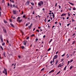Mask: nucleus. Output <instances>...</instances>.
Segmentation results:
<instances>
[{
  "label": "nucleus",
  "instance_id": "1",
  "mask_svg": "<svg viewBox=\"0 0 76 76\" xmlns=\"http://www.w3.org/2000/svg\"><path fill=\"white\" fill-rule=\"evenodd\" d=\"M2 73H4L6 75H7V69L4 68V70L3 71Z\"/></svg>",
  "mask_w": 76,
  "mask_h": 76
},
{
  "label": "nucleus",
  "instance_id": "2",
  "mask_svg": "<svg viewBox=\"0 0 76 76\" xmlns=\"http://www.w3.org/2000/svg\"><path fill=\"white\" fill-rule=\"evenodd\" d=\"M57 57H58V55H56L55 56H54L53 59V62L54 61V60H55V59H56V58H57Z\"/></svg>",
  "mask_w": 76,
  "mask_h": 76
},
{
  "label": "nucleus",
  "instance_id": "3",
  "mask_svg": "<svg viewBox=\"0 0 76 76\" xmlns=\"http://www.w3.org/2000/svg\"><path fill=\"white\" fill-rule=\"evenodd\" d=\"M44 4V2L42 1H40L38 3V5L39 6H41V5H42Z\"/></svg>",
  "mask_w": 76,
  "mask_h": 76
},
{
  "label": "nucleus",
  "instance_id": "4",
  "mask_svg": "<svg viewBox=\"0 0 76 76\" xmlns=\"http://www.w3.org/2000/svg\"><path fill=\"white\" fill-rule=\"evenodd\" d=\"M0 39L1 41V42H3V37L1 35H0Z\"/></svg>",
  "mask_w": 76,
  "mask_h": 76
},
{
  "label": "nucleus",
  "instance_id": "5",
  "mask_svg": "<svg viewBox=\"0 0 76 76\" xmlns=\"http://www.w3.org/2000/svg\"><path fill=\"white\" fill-rule=\"evenodd\" d=\"M73 61V59H71L70 61H68L67 63V65L69 64V63H72V61Z\"/></svg>",
  "mask_w": 76,
  "mask_h": 76
},
{
  "label": "nucleus",
  "instance_id": "6",
  "mask_svg": "<svg viewBox=\"0 0 76 76\" xmlns=\"http://www.w3.org/2000/svg\"><path fill=\"white\" fill-rule=\"evenodd\" d=\"M27 41L25 40L23 41V45H26V43H27Z\"/></svg>",
  "mask_w": 76,
  "mask_h": 76
},
{
  "label": "nucleus",
  "instance_id": "7",
  "mask_svg": "<svg viewBox=\"0 0 76 76\" xmlns=\"http://www.w3.org/2000/svg\"><path fill=\"white\" fill-rule=\"evenodd\" d=\"M3 28L4 32L5 33H7V31H6V29L4 28V27H3Z\"/></svg>",
  "mask_w": 76,
  "mask_h": 76
},
{
  "label": "nucleus",
  "instance_id": "8",
  "mask_svg": "<svg viewBox=\"0 0 76 76\" xmlns=\"http://www.w3.org/2000/svg\"><path fill=\"white\" fill-rule=\"evenodd\" d=\"M12 12L13 14H14V15H15V14H16V11L13 10Z\"/></svg>",
  "mask_w": 76,
  "mask_h": 76
},
{
  "label": "nucleus",
  "instance_id": "9",
  "mask_svg": "<svg viewBox=\"0 0 76 76\" xmlns=\"http://www.w3.org/2000/svg\"><path fill=\"white\" fill-rule=\"evenodd\" d=\"M63 65H61V64H60L58 66V67H61L62 66H63Z\"/></svg>",
  "mask_w": 76,
  "mask_h": 76
},
{
  "label": "nucleus",
  "instance_id": "10",
  "mask_svg": "<svg viewBox=\"0 0 76 76\" xmlns=\"http://www.w3.org/2000/svg\"><path fill=\"white\" fill-rule=\"evenodd\" d=\"M26 4L27 5H29V1H27L26 3Z\"/></svg>",
  "mask_w": 76,
  "mask_h": 76
},
{
  "label": "nucleus",
  "instance_id": "11",
  "mask_svg": "<svg viewBox=\"0 0 76 76\" xmlns=\"http://www.w3.org/2000/svg\"><path fill=\"white\" fill-rule=\"evenodd\" d=\"M22 20H19V19H17V22H18H18H19V23H20V22H22Z\"/></svg>",
  "mask_w": 76,
  "mask_h": 76
},
{
  "label": "nucleus",
  "instance_id": "12",
  "mask_svg": "<svg viewBox=\"0 0 76 76\" xmlns=\"http://www.w3.org/2000/svg\"><path fill=\"white\" fill-rule=\"evenodd\" d=\"M68 3H69V4H71V5H72V6H73V5H74V4H73V3H72L70 2H68Z\"/></svg>",
  "mask_w": 76,
  "mask_h": 76
},
{
  "label": "nucleus",
  "instance_id": "13",
  "mask_svg": "<svg viewBox=\"0 0 76 76\" xmlns=\"http://www.w3.org/2000/svg\"><path fill=\"white\" fill-rule=\"evenodd\" d=\"M66 15V14H64V13H63L62 14V15H61V16L62 17V16H65Z\"/></svg>",
  "mask_w": 76,
  "mask_h": 76
},
{
  "label": "nucleus",
  "instance_id": "14",
  "mask_svg": "<svg viewBox=\"0 0 76 76\" xmlns=\"http://www.w3.org/2000/svg\"><path fill=\"white\" fill-rule=\"evenodd\" d=\"M54 70H52L49 72V73H52L53 72H54Z\"/></svg>",
  "mask_w": 76,
  "mask_h": 76
},
{
  "label": "nucleus",
  "instance_id": "15",
  "mask_svg": "<svg viewBox=\"0 0 76 76\" xmlns=\"http://www.w3.org/2000/svg\"><path fill=\"white\" fill-rule=\"evenodd\" d=\"M76 41H74L73 42H72V45H73V44H74L75 42H76Z\"/></svg>",
  "mask_w": 76,
  "mask_h": 76
},
{
  "label": "nucleus",
  "instance_id": "16",
  "mask_svg": "<svg viewBox=\"0 0 76 76\" xmlns=\"http://www.w3.org/2000/svg\"><path fill=\"white\" fill-rule=\"evenodd\" d=\"M6 54V53L4 52H3V55L4 56V57H6V56H5V55Z\"/></svg>",
  "mask_w": 76,
  "mask_h": 76
},
{
  "label": "nucleus",
  "instance_id": "17",
  "mask_svg": "<svg viewBox=\"0 0 76 76\" xmlns=\"http://www.w3.org/2000/svg\"><path fill=\"white\" fill-rule=\"evenodd\" d=\"M10 1L11 2H12V3H14V0H12V1L11 0H10Z\"/></svg>",
  "mask_w": 76,
  "mask_h": 76
},
{
  "label": "nucleus",
  "instance_id": "18",
  "mask_svg": "<svg viewBox=\"0 0 76 76\" xmlns=\"http://www.w3.org/2000/svg\"><path fill=\"white\" fill-rule=\"evenodd\" d=\"M34 36H35V35L34 34H31V36L30 37H34Z\"/></svg>",
  "mask_w": 76,
  "mask_h": 76
},
{
  "label": "nucleus",
  "instance_id": "19",
  "mask_svg": "<svg viewBox=\"0 0 76 76\" xmlns=\"http://www.w3.org/2000/svg\"><path fill=\"white\" fill-rule=\"evenodd\" d=\"M32 24H31V25H30V26H28L29 28V29H31V26H32Z\"/></svg>",
  "mask_w": 76,
  "mask_h": 76
},
{
  "label": "nucleus",
  "instance_id": "20",
  "mask_svg": "<svg viewBox=\"0 0 76 76\" xmlns=\"http://www.w3.org/2000/svg\"><path fill=\"white\" fill-rule=\"evenodd\" d=\"M10 25L11 26H12V27H14V26H13V25L12 23H10Z\"/></svg>",
  "mask_w": 76,
  "mask_h": 76
},
{
  "label": "nucleus",
  "instance_id": "21",
  "mask_svg": "<svg viewBox=\"0 0 76 76\" xmlns=\"http://www.w3.org/2000/svg\"><path fill=\"white\" fill-rule=\"evenodd\" d=\"M4 23H7V22L6 21V20H4Z\"/></svg>",
  "mask_w": 76,
  "mask_h": 76
},
{
  "label": "nucleus",
  "instance_id": "22",
  "mask_svg": "<svg viewBox=\"0 0 76 76\" xmlns=\"http://www.w3.org/2000/svg\"><path fill=\"white\" fill-rule=\"evenodd\" d=\"M60 72H61V71H59L56 74V75H57L58 74H59V73H60Z\"/></svg>",
  "mask_w": 76,
  "mask_h": 76
},
{
  "label": "nucleus",
  "instance_id": "23",
  "mask_svg": "<svg viewBox=\"0 0 76 76\" xmlns=\"http://www.w3.org/2000/svg\"><path fill=\"white\" fill-rule=\"evenodd\" d=\"M52 16H53V19H54V17H55V15H54V14Z\"/></svg>",
  "mask_w": 76,
  "mask_h": 76
},
{
  "label": "nucleus",
  "instance_id": "24",
  "mask_svg": "<svg viewBox=\"0 0 76 76\" xmlns=\"http://www.w3.org/2000/svg\"><path fill=\"white\" fill-rule=\"evenodd\" d=\"M52 40H53V39H50V40L49 42V44L51 43V42L52 41Z\"/></svg>",
  "mask_w": 76,
  "mask_h": 76
},
{
  "label": "nucleus",
  "instance_id": "25",
  "mask_svg": "<svg viewBox=\"0 0 76 76\" xmlns=\"http://www.w3.org/2000/svg\"><path fill=\"white\" fill-rule=\"evenodd\" d=\"M2 45H3V46H4V45H5V43H4V42H3L2 44Z\"/></svg>",
  "mask_w": 76,
  "mask_h": 76
},
{
  "label": "nucleus",
  "instance_id": "26",
  "mask_svg": "<svg viewBox=\"0 0 76 76\" xmlns=\"http://www.w3.org/2000/svg\"><path fill=\"white\" fill-rule=\"evenodd\" d=\"M73 66H71L70 67V69H72V68H73Z\"/></svg>",
  "mask_w": 76,
  "mask_h": 76
},
{
  "label": "nucleus",
  "instance_id": "27",
  "mask_svg": "<svg viewBox=\"0 0 76 76\" xmlns=\"http://www.w3.org/2000/svg\"><path fill=\"white\" fill-rule=\"evenodd\" d=\"M66 66H65L64 69V70H66Z\"/></svg>",
  "mask_w": 76,
  "mask_h": 76
},
{
  "label": "nucleus",
  "instance_id": "28",
  "mask_svg": "<svg viewBox=\"0 0 76 76\" xmlns=\"http://www.w3.org/2000/svg\"><path fill=\"white\" fill-rule=\"evenodd\" d=\"M21 48H22V49H23L25 48V47H24V46H22L21 47Z\"/></svg>",
  "mask_w": 76,
  "mask_h": 76
},
{
  "label": "nucleus",
  "instance_id": "29",
  "mask_svg": "<svg viewBox=\"0 0 76 76\" xmlns=\"http://www.w3.org/2000/svg\"><path fill=\"white\" fill-rule=\"evenodd\" d=\"M58 63V60H57L56 62L55 63L56 65Z\"/></svg>",
  "mask_w": 76,
  "mask_h": 76
},
{
  "label": "nucleus",
  "instance_id": "30",
  "mask_svg": "<svg viewBox=\"0 0 76 76\" xmlns=\"http://www.w3.org/2000/svg\"><path fill=\"white\" fill-rule=\"evenodd\" d=\"M68 16H70V15L69 12H68Z\"/></svg>",
  "mask_w": 76,
  "mask_h": 76
},
{
  "label": "nucleus",
  "instance_id": "31",
  "mask_svg": "<svg viewBox=\"0 0 76 76\" xmlns=\"http://www.w3.org/2000/svg\"><path fill=\"white\" fill-rule=\"evenodd\" d=\"M65 56V53L63 55H61V57H64Z\"/></svg>",
  "mask_w": 76,
  "mask_h": 76
},
{
  "label": "nucleus",
  "instance_id": "32",
  "mask_svg": "<svg viewBox=\"0 0 76 76\" xmlns=\"http://www.w3.org/2000/svg\"><path fill=\"white\" fill-rule=\"evenodd\" d=\"M30 9H31V10H32V9H33V7L32 6L30 8Z\"/></svg>",
  "mask_w": 76,
  "mask_h": 76
},
{
  "label": "nucleus",
  "instance_id": "33",
  "mask_svg": "<svg viewBox=\"0 0 76 76\" xmlns=\"http://www.w3.org/2000/svg\"><path fill=\"white\" fill-rule=\"evenodd\" d=\"M0 47L1 48L2 50H3V48L2 47V46H0Z\"/></svg>",
  "mask_w": 76,
  "mask_h": 76
},
{
  "label": "nucleus",
  "instance_id": "34",
  "mask_svg": "<svg viewBox=\"0 0 76 76\" xmlns=\"http://www.w3.org/2000/svg\"><path fill=\"white\" fill-rule=\"evenodd\" d=\"M26 16V15H24L23 16V18H25V17Z\"/></svg>",
  "mask_w": 76,
  "mask_h": 76
},
{
  "label": "nucleus",
  "instance_id": "35",
  "mask_svg": "<svg viewBox=\"0 0 76 76\" xmlns=\"http://www.w3.org/2000/svg\"><path fill=\"white\" fill-rule=\"evenodd\" d=\"M29 38V37H27L26 38V39H28Z\"/></svg>",
  "mask_w": 76,
  "mask_h": 76
},
{
  "label": "nucleus",
  "instance_id": "36",
  "mask_svg": "<svg viewBox=\"0 0 76 76\" xmlns=\"http://www.w3.org/2000/svg\"><path fill=\"white\" fill-rule=\"evenodd\" d=\"M73 10H76V8H75V7H74L73 8Z\"/></svg>",
  "mask_w": 76,
  "mask_h": 76
},
{
  "label": "nucleus",
  "instance_id": "37",
  "mask_svg": "<svg viewBox=\"0 0 76 76\" xmlns=\"http://www.w3.org/2000/svg\"><path fill=\"white\" fill-rule=\"evenodd\" d=\"M64 60V59H62L61 60V61L62 62Z\"/></svg>",
  "mask_w": 76,
  "mask_h": 76
},
{
  "label": "nucleus",
  "instance_id": "38",
  "mask_svg": "<svg viewBox=\"0 0 76 76\" xmlns=\"http://www.w3.org/2000/svg\"><path fill=\"white\" fill-rule=\"evenodd\" d=\"M50 50H51V48H49L48 49V51H50Z\"/></svg>",
  "mask_w": 76,
  "mask_h": 76
},
{
  "label": "nucleus",
  "instance_id": "39",
  "mask_svg": "<svg viewBox=\"0 0 76 76\" xmlns=\"http://www.w3.org/2000/svg\"><path fill=\"white\" fill-rule=\"evenodd\" d=\"M50 64H52V63H53V61H51L50 62Z\"/></svg>",
  "mask_w": 76,
  "mask_h": 76
},
{
  "label": "nucleus",
  "instance_id": "40",
  "mask_svg": "<svg viewBox=\"0 0 76 76\" xmlns=\"http://www.w3.org/2000/svg\"><path fill=\"white\" fill-rule=\"evenodd\" d=\"M50 19L48 20V22H50Z\"/></svg>",
  "mask_w": 76,
  "mask_h": 76
},
{
  "label": "nucleus",
  "instance_id": "41",
  "mask_svg": "<svg viewBox=\"0 0 76 76\" xmlns=\"http://www.w3.org/2000/svg\"><path fill=\"white\" fill-rule=\"evenodd\" d=\"M21 33L22 34H23V31H21Z\"/></svg>",
  "mask_w": 76,
  "mask_h": 76
},
{
  "label": "nucleus",
  "instance_id": "42",
  "mask_svg": "<svg viewBox=\"0 0 76 76\" xmlns=\"http://www.w3.org/2000/svg\"><path fill=\"white\" fill-rule=\"evenodd\" d=\"M59 6V9H61V6H60V5H58Z\"/></svg>",
  "mask_w": 76,
  "mask_h": 76
},
{
  "label": "nucleus",
  "instance_id": "43",
  "mask_svg": "<svg viewBox=\"0 0 76 76\" xmlns=\"http://www.w3.org/2000/svg\"><path fill=\"white\" fill-rule=\"evenodd\" d=\"M58 51H57L56 53V54H58Z\"/></svg>",
  "mask_w": 76,
  "mask_h": 76
},
{
  "label": "nucleus",
  "instance_id": "44",
  "mask_svg": "<svg viewBox=\"0 0 76 76\" xmlns=\"http://www.w3.org/2000/svg\"><path fill=\"white\" fill-rule=\"evenodd\" d=\"M70 25V23L68 24H67V26H69V25Z\"/></svg>",
  "mask_w": 76,
  "mask_h": 76
},
{
  "label": "nucleus",
  "instance_id": "45",
  "mask_svg": "<svg viewBox=\"0 0 76 76\" xmlns=\"http://www.w3.org/2000/svg\"><path fill=\"white\" fill-rule=\"evenodd\" d=\"M28 24L27 23V24H26L25 26H28Z\"/></svg>",
  "mask_w": 76,
  "mask_h": 76
},
{
  "label": "nucleus",
  "instance_id": "46",
  "mask_svg": "<svg viewBox=\"0 0 76 76\" xmlns=\"http://www.w3.org/2000/svg\"><path fill=\"white\" fill-rule=\"evenodd\" d=\"M23 12L22 11V13L21 14V15H23Z\"/></svg>",
  "mask_w": 76,
  "mask_h": 76
},
{
  "label": "nucleus",
  "instance_id": "47",
  "mask_svg": "<svg viewBox=\"0 0 76 76\" xmlns=\"http://www.w3.org/2000/svg\"><path fill=\"white\" fill-rule=\"evenodd\" d=\"M45 37H46V36L45 35H44L43 36V38H45Z\"/></svg>",
  "mask_w": 76,
  "mask_h": 76
},
{
  "label": "nucleus",
  "instance_id": "48",
  "mask_svg": "<svg viewBox=\"0 0 76 76\" xmlns=\"http://www.w3.org/2000/svg\"><path fill=\"white\" fill-rule=\"evenodd\" d=\"M20 17H18V18L17 19H20Z\"/></svg>",
  "mask_w": 76,
  "mask_h": 76
},
{
  "label": "nucleus",
  "instance_id": "49",
  "mask_svg": "<svg viewBox=\"0 0 76 76\" xmlns=\"http://www.w3.org/2000/svg\"><path fill=\"white\" fill-rule=\"evenodd\" d=\"M6 41L7 43H9V41H8V40H6Z\"/></svg>",
  "mask_w": 76,
  "mask_h": 76
},
{
  "label": "nucleus",
  "instance_id": "50",
  "mask_svg": "<svg viewBox=\"0 0 76 76\" xmlns=\"http://www.w3.org/2000/svg\"><path fill=\"white\" fill-rule=\"evenodd\" d=\"M31 4H32V5H34V4L33 3H31Z\"/></svg>",
  "mask_w": 76,
  "mask_h": 76
},
{
  "label": "nucleus",
  "instance_id": "51",
  "mask_svg": "<svg viewBox=\"0 0 76 76\" xmlns=\"http://www.w3.org/2000/svg\"><path fill=\"white\" fill-rule=\"evenodd\" d=\"M15 7L17 8V9H18V7L17 6H15Z\"/></svg>",
  "mask_w": 76,
  "mask_h": 76
},
{
  "label": "nucleus",
  "instance_id": "52",
  "mask_svg": "<svg viewBox=\"0 0 76 76\" xmlns=\"http://www.w3.org/2000/svg\"><path fill=\"white\" fill-rule=\"evenodd\" d=\"M4 2V0H2V1H1L2 3H3Z\"/></svg>",
  "mask_w": 76,
  "mask_h": 76
},
{
  "label": "nucleus",
  "instance_id": "53",
  "mask_svg": "<svg viewBox=\"0 0 76 76\" xmlns=\"http://www.w3.org/2000/svg\"><path fill=\"white\" fill-rule=\"evenodd\" d=\"M10 4H9V3L8 2V6H9Z\"/></svg>",
  "mask_w": 76,
  "mask_h": 76
},
{
  "label": "nucleus",
  "instance_id": "54",
  "mask_svg": "<svg viewBox=\"0 0 76 76\" xmlns=\"http://www.w3.org/2000/svg\"><path fill=\"white\" fill-rule=\"evenodd\" d=\"M36 41H38V38H36V39H35Z\"/></svg>",
  "mask_w": 76,
  "mask_h": 76
},
{
  "label": "nucleus",
  "instance_id": "55",
  "mask_svg": "<svg viewBox=\"0 0 76 76\" xmlns=\"http://www.w3.org/2000/svg\"><path fill=\"white\" fill-rule=\"evenodd\" d=\"M44 69V68H43L42 69H41V71H42Z\"/></svg>",
  "mask_w": 76,
  "mask_h": 76
},
{
  "label": "nucleus",
  "instance_id": "56",
  "mask_svg": "<svg viewBox=\"0 0 76 76\" xmlns=\"http://www.w3.org/2000/svg\"><path fill=\"white\" fill-rule=\"evenodd\" d=\"M68 41H70V39H68Z\"/></svg>",
  "mask_w": 76,
  "mask_h": 76
},
{
  "label": "nucleus",
  "instance_id": "57",
  "mask_svg": "<svg viewBox=\"0 0 76 76\" xmlns=\"http://www.w3.org/2000/svg\"><path fill=\"white\" fill-rule=\"evenodd\" d=\"M10 6L11 7H12V5L11 4V5H10Z\"/></svg>",
  "mask_w": 76,
  "mask_h": 76
},
{
  "label": "nucleus",
  "instance_id": "58",
  "mask_svg": "<svg viewBox=\"0 0 76 76\" xmlns=\"http://www.w3.org/2000/svg\"><path fill=\"white\" fill-rule=\"evenodd\" d=\"M55 24H57V21H56V22H55Z\"/></svg>",
  "mask_w": 76,
  "mask_h": 76
},
{
  "label": "nucleus",
  "instance_id": "59",
  "mask_svg": "<svg viewBox=\"0 0 76 76\" xmlns=\"http://www.w3.org/2000/svg\"><path fill=\"white\" fill-rule=\"evenodd\" d=\"M18 57L19 58H20V56H18Z\"/></svg>",
  "mask_w": 76,
  "mask_h": 76
},
{
  "label": "nucleus",
  "instance_id": "60",
  "mask_svg": "<svg viewBox=\"0 0 76 76\" xmlns=\"http://www.w3.org/2000/svg\"><path fill=\"white\" fill-rule=\"evenodd\" d=\"M69 17L66 18V19H69Z\"/></svg>",
  "mask_w": 76,
  "mask_h": 76
},
{
  "label": "nucleus",
  "instance_id": "61",
  "mask_svg": "<svg viewBox=\"0 0 76 76\" xmlns=\"http://www.w3.org/2000/svg\"><path fill=\"white\" fill-rule=\"evenodd\" d=\"M10 22H12V20L11 19L10 20Z\"/></svg>",
  "mask_w": 76,
  "mask_h": 76
},
{
  "label": "nucleus",
  "instance_id": "62",
  "mask_svg": "<svg viewBox=\"0 0 76 76\" xmlns=\"http://www.w3.org/2000/svg\"><path fill=\"white\" fill-rule=\"evenodd\" d=\"M34 11H33V13H32V14H33V15H34Z\"/></svg>",
  "mask_w": 76,
  "mask_h": 76
},
{
  "label": "nucleus",
  "instance_id": "63",
  "mask_svg": "<svg viewBox=\"0 0 76 76\" xmlns=\"http://www.w3.org/2000/svg\"><path fill=\"white\" fill-rule=\"evenodd\" d=\"M35 28H34L33 29V31H35Z\"/></svg>",
  "mask_w": 76,
  "mask_h": 76
},
{
  "label": "nucleus",
  "instance_id": "64",
  "mask_svg": "<svg viewBox=\"0 0 76 76\" xmlns=\"http://www.w3.org/2000/svg\"><path fill=\"white\" fill-rule=\"evenodd\" d=\"M55 26H53V27H52V29H53V28H54V27H55Z\"/></svg>",
  "mask_w": 76,
  "mask_h": 76
}]
</instances>
